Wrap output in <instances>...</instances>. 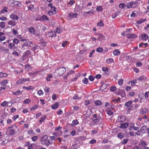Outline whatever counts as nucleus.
<instances>
[{
  "instance_id": "obj_59",
  "label": "nucleus",
  "mask_w": 149,
  "mask_h": 149,
  "mask_svg": "<svg viewBox=\"0 0 149 149\" xmlns=\"http://www.w3.org/2000/svg\"><path fill=\"white\" fill-rule=\"evenodd\" d=\"M38 139V136H33L31 138V139L33 141H36L37 139Z\"/></svg>"
},
{
  "instance_id": "obj_49",
  "label": "nucleus",
  "mask_w": 149,
  "mask_h": 149,
  "mask_svg": "<svg viewBox=\"0 0 149 149\" xmlns=\"http://www.w3.org/2000/svg\"><path fill=\"white\" fill-rule=\"evenodd\" d=\"M127 56V54L126 53H123L121 54L120 58H125Z\"/></svg>"
},
{
  "instance_id": "obj_32",
  "label": "nucleus",
  "mask_w": 149,
  "mask_h": 149,
  "mask_svg": "<svg viewBox=\"0 0 149 149\" xmlns=\"http://www.w3.org/2000/svg\"><path fill=\"white\" fill-rule=\"evenodd\" d=\"M24 81V78L21 79H19L17 82V84H20L23 83Z\"/></svg>"
},
{
  "instance_id": "obj_27",
  "label": "nucleus",
  "mask_w": 149,
  "mask_h": 149,
  "mask_svg": "<svg viewBox=\"0 0 149 149\" xmlns=\"http://www.w3.org/2000/svg\"><path fill=\"white\" fill-rule=\"evenodd\" d=\"M46 118V116L45 115H44L43 117H41L40 120H39V122L41 124L42 122L44 121L45 120Z\"/></svg>"
},
{
  "instance_id": "obj_29",
  "label": "nucleus",
  "mask_w": 149,
  "mask_h": 149,
  "mask_svg": "<svg viewBox=\"0 0 149 149\" xmlns=\"http://www.w3.org/2000/svg\"><path fill=\"white\" fill-rule=\"evenodd\" d=\"M41 19H42V21L43 20H46L47 21H48L49 20V19L48 17L47 16L44 15H42L41 17Z\"/></svg>"
},
{
  "instance_id": "obj_31",
  "label": "nucleus",
  "mask_w": 149,
  "mask_h": 149,
  "mask_svg": "<svg viewBox=\"0 0 149 149\" xmlns=\"http://www.w3.org/2000/svg\"><path fill=\"white\" fill-rule=\"evenodd\" d=\"M15 133V130H10L9 132V135L10 136H13Z\"/></svg>"
},
{
  "instance_id": "obj_3",
  "label": "nucleus",
  "mask_w": 149,
  "mask_h": 149,
  "mask_svg": "<svg viewBox=\"0 0 149 149\" xmlns=\"http://www.w3.org/2000/svg\"><path fill=\"white\" fill-rule=\"evenodd\" d=\"M58 75L59 76H62L66 71V70L64 67H61L57 70Z\"/></svg>"
},
{
  "instance_id": "obj_60",
  "label": "nucleus",
  "mask_w": 149,
  "mask_h": 149,
  "mask_svg": "<svg viewBox=\"0 0 149 149\" xmlns=\"http://www.w3.org/2000/svg\"><path fill=\"white\" fill-rule=\"evenodd\" d=\"M0 26L2 28H4L5 26V22H1L0 23Z\"/></svg>"
},
{
  "instance_id": "obj_1",
  "label": "nucleus",
  "mask_w": 149,
  "mask_h": 149,
  "mask_svg": "<svg viewBox=\"0 0 149 149\" xmlns=\"http://www.w3.org/2000/svg\"><path fill=\"white\" fill-rule=\"evenodd\" d=\"M33 43L32 41H28L24 43L22 46V49L24 50L25 49L24 47L25 46L28 47H31L33 46Z\"/></svg>"
},
{
  "instance_id": "obj_15",
  "label": "nucleus",
  "mask_w": 149,
  "mask_h": 149,
  "mask_svg": "<svg viewBox=\"0 0 149 149\" xmlns=\"http://www.w3.org/2000/svg\"><path fill=\"white\" fill-rule=\"evenodd\" d=\"M101 119H102V118L101 116H100L97 117V118L93 120V121L94 123H96L99 122L100 120Z\"/></svg>"
},
{
  "instance_id": "obj_35",
  "label": "nucleus",
  "mask_w": 149,
  "mask_h": 149,
  "mask_svg": "<svg viewBox=\"0 0 149 149\" xmlns=\"http://www.w3.org/2000/svg\"><path fill=\"white\" fill-rule=\"evenodd\" d=\"M116 88L115 86H112L111 87L110 90L111 92H114L115 91H116Z\"/></svg>"
},
{
  "instance_id": "obj_12",
  "label": "nucleus",
  "mask_w": 149,
  "mask_h": 149,
  "mask_svg": "<svg viewBox=\"0 0 149 149\" xmlns=\"http://www.w3.org/2000/svg\"><path fill=\"white\" fill-rule=\"evenodd\" d=\"M8 24L11 25V27L15 26L17 24V22L15 21H13L10 20L8 22Z\"/></svg>"
},
{
  "instance_id": "obj_63",
  "label": "nucleus",
  "mask_w": 149,
  "mask_h": 149,
  "mask_svg": "<svg viewBox=\"0 0 149 149\" xmlns=\"http://www.w3.org/2000/svg\"><path fill=\"white\" fill-rule=\"evenodd\" d=\"M88 79L91 81H93L94 79V77H93L92 76H91V75H90L88 77Z\"/></svg>"
},
{
  "instance_id": "obj_17",
  "label": "nucleus",
  "mask_w": 149,
  "mask_h": 149,
  "mask_svg": "<svg viewBox=\"0 0 149 149\" xmlns=\"http://www.w3.org/2000/svg\"><path fill=\"white\" fill-rule=\"evenodd\" d=\"M106 63L109 64L113 63L114 62V61L112 58H110L109 59H106Z\"/></svg>"
},
{
  "instance_id": "obj_53",
  "label": "nucleus",
  "mask_w": 149,
  "mask_h": 149,
  "mask_svg": "<svg viewBox=\"0 0 149 149\" xmlns=\"http://www.w3.org/2000/svg\"><path fill=\"white\" fill-rule=\"evenodd\" d=\"M8 83L7 81L6 80H4L1 82V84H3V86H5L6 84Z\"/></svg>"
},
{
  "instance_id": "obj_57",
  "label": "nucleus",
  "mask_w": 149,
  "mask_h": 149,
  "mask_svg": "<svg viewBox=\"0 0 149 149\" xmlns=\"http://www.w3.org/2000/svg\"><path fill=\"white\" fill-rule=\"evenodd\" d=\"M16 3V6L17 7H19L20 6H21V3L20 2L17 1Z\"/></svg>"
},
{
  "instance_id": "obj_19",
  "label": "nucleus",
  "mask_w": 149,
  "mask_h": 149,
  "mask_svg": "<svg viewBox=\"0 0 149 149\" xmlns=\"http://www.w3.org/2000/svg\"><path fill=\"white\" fill-rule=\"evenodd\" d=\"M48 136L47 135H45L41 139L40 141L42 142L47 140Z\"/></svg>"
},
{
  "instance_id": "obj_51",
  "label": "nucleus",
  "mask_w": 149,
  "mask_h": 149,
  "mask_svg": "<svg viewBox=\"0 0 149 149\" xmlns=\"http://www.w3.org/2000/svg\"><path fill=\"white\" fill-rule=\"evenodd\" d=\"M133 105V107L134 108V110L136 109L137 108H138L139 106V105L138 104H132Z\"/></svg>"
},
{
  "instance_id": "obj_10",
  "label": "nucleus",
  "mask_w": 149,
  "mask_h": 149,
  "mask_svg": "<svg viewBox=\"0 0 149 149\" xmlns=\"http://www.w3.org/2000/svg\"><path fill=\"white\" fill-rule=\"evenodd\" d=\"M146 129L147 128L146 126H143L140 128V132L141 133V134H142L145 133Z\"/></svg>"
},
{
  "instance_id": "obj_48",
  "label": "nucleus",
  "mask_w": 149,
  "mask_h": 149,
  "mask_svg": "<svg viewBox=\"0 0 149 149\" xmlns=\"http://www.w3.org/2000/svg\"><path fill=\"white\" fill-rule=\"evenodd\" d=\"M31 87H32V86H29L28 87H26V86H23V88H24V89H25L26 90H29L31 89Z\"/></svg>"
},
{
  "instance_id": "obj_41",
  "label": "nucleus",
  "mask_w": 149,
  "mask_h": 149,
  "mask_svg": "<svg viewBox=\"0 0 149 149\" xmlns=\"http://www.w3.org/2000/svg\"><path fill=\"white\" fill-rule=\"evenodd\" d=\"M129 139H124L123 141L121 142V144H125L127 143Z\"/></svg>"
},
{
  "instance_id": "obj_23",
  "label": "nucleus",
  "mask_w": 149,
  "mask_h": 149,
  "mask_svg": "<svg viewBox=\"0 0 149 149\" xmlns=\"http://www.w3.org/2000/svg\"><path fill=\"white\" fill-rule=\"evenodd\" d=\"M134 102V101H133L132 102L131 101H128L125 103V106L128 107L129 106H130V105L132 104V102Z\"/></svg>"
},
{
  "instance_id": "obj_34",
  "label": "nucleus",
  "mask_w": 149,
  "mask_h": 149,
  "mask_svg": "<svg viewBox=\"0 0 149 149\" xmlns=\"http://www.w3.org/2000/svg\"><path fill=\"white\" fill-rule=\"evenodd\" d=\"M72 99L73 100H77V99L80 100L81 99V97H78V94H77L76 95H74L73 97L72 98Z\"/></svg>"
},
{
  "instance_id": "obj_24",
  "label": "nucleus",
  "mask_w": 149,
  "mask_h": 149,
  "mask_svg": "<svg viewBox=\"0 0 149 149\" xmlns=\"http://www.w3.org/2000/svg\"><path fill=\"white\" fill-rule=\"evenodd\" d=\"M28 30L29 32L33 34H34L36 31L35 29L33 27L29 28Z\"/></svg>"
},
{
  "instance_id": "obj_37",
  "label": "nucleus",
  "mask_w": 149,
  "mask_h": 149,
  "mask_svg": "<svg viewBox=\"0 0 149 149\" xmlns=\"http://www.w3.org/2000/svg\"><path fill=\"white\" fill-rule=\"evenodd\" d=\"M13 43L14 44H17L19 42V40L17 38H15L13 40Z\"/></svg>"
},
{
  "instance_id": "obj_62",
  "label": "nucleus",
  "mask_w": 149,
  "mask_h": 149,
  "mask_svg": "<svg viewBox=\"0 0 149 149\" xmlns=\"http://www.w3.org/2000/svg\"><path fill=\"white\" fill-rule=\"evenodd\" d=\"M149 96V92H146L145 94V96L146 99H148Z\"/></svg>"
},
{
  "instance_id": "obj_64",
  "label": "nucleus",
  "mask_w": 149,
  "mask_h": 149,
  "mask_svg": "<svg viewBox=\"0 0 149 149\" xmlns=\"http://www.w3.org/2000/svg\"><path fill=\"white\" fill-rule=\"evenodd\" d=\"M12 54L13 55H15L17 56H19V53L15 50L14 51L12 52Z\"/></svg>"
},
{
  "instance_id": "obj_36",
  "label": "nucleus",
  "mask_w": 149,
  "mask_h": 149,
  "mask_svg": "<svg viewBox=\"0 0 149 149\" xmlns=\"http://www.w3.org/2000/svg\"><path fill=\"white\" fill-rule=\"evenodd\" d=\"M21 94V91L20 90H18L15 92H13V94L15 95H16L17 94Z\"/></svg>"
},
{
  "instance_id": "obj_50",
  "label": "nucleus",
  "mask_w": 149,
  "mask_h": 149,
  "mask_svg": "<svg viewBox=\"0 0 149 149\" xmlns=\"http://www.w3.org/2000/svg\"><path fill=\"white\" fill-rule=\"evenodd\" d=\"M123 79H121L118 81V83L120 86H121L123 85Z\"/></svg>"
},
{
  "instance_id": "obj_33",
  "label": "nucleus",
  "mask_w": 149,
  "mask_h": 149,
  "mask_svg": "<svg viewBox=\"0 0 149 149\" xmlns=\"http://www.w3.org/2000/svg\"><path fill=\"white\" fill-rule=\"evenodd\" d=\"M95 104L96 106H101L102 104V103L99 100L96 101L95 102Z\"/></svg>"
},
{
  "instance_id": "obj_2",
  "label": "nucleus",
  "mask_w": 149,
  "mask_h": 149,
  "mask_svg": "<svg viewBox=\"0 0 149 149\" xmlns=\"http://www.w3.org/2000/svg\"><path fill=\"white\" fill-rule=\"evenodd\" d=\"M31 53V52L29 50H27L23 54V55L22 57L23 60H24L27 59L28 58L29 55H30Z\"/></svg>"
},
{
  "instance_id": "obj_16",
  "label": "nucleus",
  "mask_w": 149,
  "mask_h": 149,
  "mask_svg": "<svg viewBox=\"0 0 149 149\" xmlns=\"http://www.w3.org/2000/svg\"><path fill=\"white\" fill-rule=\"evenodd\" d=\"M42 144L48 147L49 146V140L48 139L41 142Z\"/></svg>"
},
{
  "instance_id": "obj_40",
  "label": "nucleus",
  "mask_w": 149,
  "mask_h": 149,
  "mask_svg": "<svg viewBox=\"0 0 149 149\" xmlns=\"http://www.w3.org/2000/svg\"><path fill=\"white\" fill-rule=\"evenodd\" d=\"M126 6V5L124 3H120L119 5V7L122 9L124 8Z\"/></svg>"
},
{
  "instance_id": "obj_26",
  "label": "nucleus",
  "mask_w": 149,
  "mask_h": 149,
  "mask_svg": "<svg viewBox=\"0 0 149 149\" xmlns=\"http://www.w3.org/2000/svg\"><path fill=\"white\" fill-rule=\"evenodd\" d=\"M124 136V134L121 133H119L118 134V137L120 139L123 138Z\"/></svg>"
},
{
  "instance_id": "obj_55",
  "label": "nucleus",
  "mask_w": 149,
  "mask_h": 149,
  "mask_svg": "<svg viewBox=\"0 0 149 149\" xmlns=\"http://www.w3.org/2000/svg\"><path fill=\"white\" fill-rule=\"evenodd\" d=\"M106 87H107L106 85L105 84H102V85L101 86V88H100V90H103L104 89L102 88H106Z\"/></svg>"
},
{
  "instance_id": "obj_20",
  "label": "nucleus",
  "mask_w": 149,
  "mask_h": 149,
  "mask_svg": "<svg viewBox=\"0 0 149 149\" xmlns=\"http://www.w3.org/2000/svg\"><path fill=\"white\" fill-rule=\"evenodd\" d=\"M146 79V77L144 75L141 76L138 78V80L141 81H143L144 80H145Z\"/></svg>"
},
{
  "instance_id": "obj_8",
  "label": "nucleus",
  "mask_w": 149,
  "mask_h": 149,
  "mask_svg": "<svg viewBox=\"0 0 149 149\" xmlns=\"http://www.w3.org/2000/svg\"><path fill=\"white\" fill-rule=\"evenodd\" d=\"M141 38L142 40L145 41L148 38V36L146 34L144 33L141 35Z\"/></svg>"
},
{
  "instance_id": "obj_28",
  "label": "nucleus",
  "mask_w": 149,
  "mask_h": 149,
  "mask_svg": "<svg viewBox=\"0 0 149 149\" xmlns=\"http://www.w3.org/2000/svg\"><path fill=\"white\" fill-rule=\"evenodd\" d=\"M146 21V19H143V18L140 19L139 20L137 21V23L138 24H141L142 23Z\"/></svg>"
},
{
  "instance_id": "obj_56",
  "label": "nucleus",
  "mask_w": 149,
  "mask_h": 149,
  "mask_svg": "<svg viewBox=\"0 0 149 149\" xmlns=\"http://www.w3.org/2000/svg\"><path fill=\"white\" fill-rule=\"evenodd\" d=\"M96 141L95 139H92L90 141L89 143L91 144H94L96 143Z\"/></svg>"
},
{
  "instance_id": "obj_45",
  "label": "nucleus",
  "mask_w": 149,
  "mask_h": 149,
  "mask_svg": "<svg viewBox=\"0 0 149 149\" xmlns=\"http://www.w3.org/2000/svg\"><path fill=\"white\" fill-rule=\"evenodd\" d=\"M31 102V100L30 99H26L23 102L25 104H29V102Z\"/></svg>"
},
{
  "instance_id": "obj_22",
  "label": "nucleus",
  "mask_w": 149,
  "mask_h": 149,
  "mask_svg": "<svg viewBox=\"0 0 149 149\" xmlns=\"http://www.w3.org/2000/svg\"><path fill=\"white\" fill-rule=\"evenodd\" d=\"M120 51L117 49L115 50L113 52V54L115 56H117L119 54H120Z\"/></svg>"
},
{
  "instance_id": "obj_6",
  "label": "nucleus",
  "mask_w": 149,
  "mask_h": 149,
  "mask_svg": "<svg viewBox=\"0 0 149 149\" xmlns=\"http://www.w3.org/2000/svg\"><path fill=\"white\" fill-rule=\"evenodd\" d=\"M118 118H119L120 119V120L119 118L118 119L120 123L123 122L125 121L126 119V118L125 116H118Z\"/></svg>"
},
{
  "instance_id": "obj_25",
  "label": "nucleus",
  "mask_w": 149,
  "mask_h": 149,
  "mask_svg": "<svg viewBox=\"0 0 149 149\" xmlns=\"http://www.w3.org/2000/svg\"><path fill=\"white\" fill-rule=\"evenodd\" d=\"M126 109L128 111H129L131 110H134V108L133 107V105L132 104L130 105V106H129L128 107H127Z\"/></svg>"
},
{
  "instance_id": "obj_21",
  "label": "nucleus",
  "mask_w": 149,
  "mask_h": 149,
  "mask_svg": "<svg viewBox=\"0 0 149 149\" xmlns=\"http://www.w3.org/2000/svg\"><path fill=\"white\" fill-rule=\"evenodd\" d=\"M58 102H56L53 105H52L51 107V108L53 109H56L58 106Z\"/></svg>"
},
{
  "instance_id": "obj_43",
  "label": "nucleus",
  "mask_w": 149,
  "mask_h": 149,
  "mask_svg": "<svg viewBox=\"0 0 149 149\" xmlns=\"http://www.w3.org/2000/svg\"><path fill=\"white\" fill-rule=\"evenodd\" d=\"M96 11L97 12H101L103 10V9L101 6L97 7L96 9Z\"/></svg>"
},
{
  "instance_id": "obj_11",
  "label": "nucleus",
  "mask_w": 149,
  "mask_h": 149,
  "mask_svg": "<svg viewBox=\"0 0 149 149\" xmlns=\"http://www.w3.org/2000/svg\"><path fill=\"white\" fill-rule=\"evenodd\" d=\"M140 113L141 114H144L147 113L148 109L145 108H141L140 110Z\"/></svg>"
},
{
  "instance_id": "obj_4",
  "label": "nucleus",
  "mask_w": 149,
  "mask_h": 149,
  "mask_svg": "<svg viewBox=\"0 0 149 149\" xmlns=\"http://www.w3.org/2000/svg\"><path fill=\"white\" fill-rule=\"evenodd\" d=\"M77 15L78 14L77 13H71L68 14V18L69 19V20H70L73 18L77 17Z\"/></svg>"
},
{
  "instance_id": "obj_30",
  "label": "nucleus",
  "mask_w": 149,
  "mask_h": 149,
  "mask_svg": "<svg viewBox=\"0 0 149 149\" xmlns=\"http://www.w3.org/2000/svg\"><path fill=\"white\" fill-rule=\"evenodd\" d=\"M120 95L122 97H124L125 96V93L124 90H121L120 93Z\"/></svg>"
},
{
  "instance_id": "obj_54",
  "label": "nucleus",
  "mask_w": 149,
  "mask_h": 149,
  "mask_svg": "<svg viewBox=\"0 0 149 149\" xmlns=\"http://www.w3.org/2000/svg\"><path fill=\"white\" fill-rule=\"evenodd\" d=\"M107 113L109 115H111L113 114V112L111 110H109L107 111Z\"/></svg>"
},
{
  "instance_id": "obj_18",
  "label": "nucleus",
  "mask_w": 149,
  "mask_h": 149,
  "mask_svg": "<svg viewBox=\"0 0 149 149\" xmlns=\"http://www.w3.org/2000/svg\"><path fill=\"white\" fill-rule=\"evenodd\" d=\"M99 38L98 39V40L100 41H101L102 40H104L105 38V37L102 34H99Z\"/></svg>"
},
{
  "instance_id": "obj_52",
  "label": "nucleus",
  "mask_w": 149,
  "mask_h": 149,
  "mask_svg": "<svg viewBox=\"0 0 149 149\" xmlns=\"http://www.w3.org/2000/svg\"><path fill=\"white\" fill-rule=\"evenodd\" d=\"M53 31H51L50 32H48V35L50 37H53Z\"/></svg>"
},
{
  "instance_id": "obj_46",
  "label": "nucleus",
  "mask_w": 149,
  "mask_h": 149,
  "mask_svg": "<svg viewBox=\"0 0 149 149\" xmlns=\"http://www.w3.org/2000/svg\"><path fill=\"white\" fill-rule=\"evenodd\" d=\"M97 25L99 26H104V24L102 22V20H101L100 22L98 23L97 24Z\"/></svg>"
},
{
  "instance_id": "obj_7",
  "label": "nucleus",
  "mask_w": 149,
  "mask_h": 149,
  "mask_svg": "<svg viewBox=\"0 0 149 149\" xmlns=\"http://www.w3.org/2000/svg\"><path fill=\"white\" fill-rule=\"evenodd\" d=\"M72 123V124H67V126L72 125L73 126H74L79 123V122L77 120H73Z\"/></svg>"
},
{
  "instance_id": "obj_38",
  "label": "nucleus",
  "mask_w": 149,
  "mask_h": 149,
  "mask_svg": "<svg viewBox=\"0 0 149 149\" xmlns=\"http://www.w3.org/2000/svg\"><path fill=\"white\" fill-rule=\"evenodd\" d=\"M52 77V75L51 74H49L48 76L46 78V80L47 81H50V78Z\"/></svg>"
},
{
  "instance_id": "obj_47",
  "label": "nucleus",
  "mask_w": 149,
  "mask_h": 149,
  "mask_svg": "<svg viewBox=\"0 0 149 149\" xmlns=\"http://www.w3.org/2000/svg\"><path fill=\"white\" fill-rule=\"evenodd\" d=\"M134 126V123H131V125L129 126V129L130 131H131L132 129H133Z\"/></svg>"
},
{
  "instance_id": "obj_13",
  "label": "nucleus",
  "mask_w": 149,
  "mask_h": 149,
  "mask_svg": "<svg viewBox=\"0 0 149 149\" xmlns=\"http://www.w3.org/2000/svg\"><path fill=\"white\" fill-rule=\"evenodd\" d=\"M127 38H136L137 37V36L134 33H132L130 35H127Z\"/></svg>"
},
{
  "instance_id": "obj_5",
  "label": "nucleus",
  "mask_w": 149,
  "mask_h": 149,
  "mask_svg": "<svg viewBox=\"0 0 149 149\" xmlns=\"http://www.w3.org/2000/svg\"><path fill=\"white\" fill-rule=\"evenodd\" d=\"M128 125L129 124L127 123H123L120 124L119 128L121 129H125L127 128L128 126Z\"/></svg>"
},
{
  "instance_id": "obj_58",
  "label": "nucleus",
  "mask_w": 149,
  "mask_h": 149,
  "mask_svg": "<svg viewBox=\"0 0 149 149\" xmlns=\"http://www.w3.org/2000/svg\"><path fill=\"white\" fill-rule=\"evenodd\" d=\"M130 82L131 83V86H134L135 85V84L136 83V80H133Z\"/></svg>"
},
{
  "instance_id": "obj_42",
  "label": "nucleus",
  "mask_w": 149,
  "mask_h": 149,
  "mask_svg": "<svg viewBox=\"0 0 149 149\" xmlns=\"http://www.w3.org/2000/svg\"><path fill=\"white\" fill-rule=\"evenodd\" d=\"M88 81V79L87 78H85L82 80V82L85 84H86Z\"/></svg>"
},
{
  "instance_id": "obj_9",
  "label": "nucleus",
  "mask_w": 149,
  "mask_h": 149,
  "mask_svg": "<svg viewBox=\"0 0 149 149\" xmlns=\"http://www.w3.org/2000/svg\"><path fill=\"white\" fill-rule=\"evenodd\" d=\"M10 17L13 20H16L18 19V16L16 15L11 14L10 15Z\"/></svg>"
},
{
  "instance_id": "obj_14",
  "label": "nucleus",
  "mask_w": 149,
  "mask_h": 149,
  "mask_svg": "<svg viewBox=\"0 0 149 149\" xmlns=\"http://www.w3.org/2000/svg\"><path fill=\"white\" fill-rule=\"evenodd\" d=\"M16 2L17 1L14 0H10L9 2L11 6L14 7L16 6Z\"/></svg>"
},
{
  "instance_id": "obj_44",
  "label": "nucleus",
  "mask_w": 149,
  "mask_h": 149,
  "mask_svg": "<svg viewBox=\"0 0 149 149\" xmlns=\"http://www.w3.org/2000/svg\"><path fill=\"white\" fill-rule=\"evenodd\" d=\"M96 51L98 52H101L103 51V49L100 47H98L96 49Z\"/></svg>"
},
{
  "instance_id": "obj_39",
  "label": "nucleus",
  "mask_w": 149,
  "mask_h": 149,
  "mask_svg": "<svg viewBox=\"0 0 149 149\" xmlns=\"http://www.w3.org/2000/svg\"><path fill=\"white\" fill-rule=\"evenodd\" d=\"M109 69L107 67H103L102 68V70L104 72H108Z\"/></svg>"
},
{
  "instance_id": "obj_61",
  "label": "nucleus",
  "mask_w": 149,
  "mask_h": 149,
  "mask_svg": "<svg viewBox=\"0 0 149 149\" xmlns=\"http://www.w3.org/2000/svg\"><path fill=\"white\" fill-rule=\"evenodd\" d=\"M132 5L131 3H128L127 4V7L128 8H130L132 7Z\"/></svg>"
}]
</instances>
